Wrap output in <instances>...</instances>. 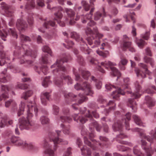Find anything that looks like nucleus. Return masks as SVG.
I'll return each instance as SVG.
<instances>
[{"mask_svg": "<svg viewBox=\"0 0 156 156\" xmlns=\"http://www.w3.org/2000/svg\"><path fill=\"white\" fill-rule=\"evenodd\" d=\"M17 28L20 31H23L27 27V25L21 19L18 20L16 23Z\"/></svg>", "mask_w": 156, "mask_h": 156, "instance_id": "b1692460", "label": "nucleus"}, {"mask_svg": "<svg viewBox=\"0 0 156 156\" xmlns=\"http://www.w3.org/2000/svg\"><path fill=\"white\" fill-rule=\"evenodd\" d=\"M40 121L41 124L44 125L48 123L49 122V120L46 116H42L40 118Z\"/></svg>", "mask_w": 156, "mask_h": 156, "instance_id": "8fccbe9b", "label": "nucleus"}, {"mask_svg": "<svg viewBox=\"0 0 156 156\" xmlns=\"http://www.w3.org/2000/svg\"><path fill=\"white\" fill-rule=\"evenodd\" d=\"M16 105V102L12 100L7 101L5 102V106L6 108L9 107L10 105L12 107H15Z\"/></svg>", "mask_w": 156, "mask_h": 156, "instance_id": "37998d69", "label": "nucleus"}, {"mask_svg": "<svg viewBox=\"0 0 156 156\" xmlns=\"http://www.w3.org/2000/svg\"><path fill=\"white\" fill-rule=\"evenodd\" d=\"M150 35L149 32H146L145 33L141 34L140 37L143 39L147 40L149 38Z\"/></svg>", "mask_w": 156, "mask_h": 156, "instance_id": "13d9d810", "label": "nucleus"}, {"mask_svg": "<svg viewBox=\"0 0 156 156\" xmlns=\"http://www.w3.org/2000/svg\"><path fill=\"white\" fill-rule=\"evenodd\" d=\"M94 128H95L97 131H100L101 126L98 124L97 122L94 121L90 126V129L91 131L90 133H89L90 139L94 143V144L92 145L91 143L88 140L87 137L85 136L84 137V142L85 144L90 147L93 150H96L97 149V145H99L101 146V143L96 142L93 139V138L94 137Z\"/></svg>", "mask_w": 156, "mask_h": 156, "instance_id": "39448f33", "label": "nucleus"}, {"mask_svg": "<svg viewBox=\"0 0 156 156\" xmlns=\"http://www.w3.org/2000/svg\"><path fill=\"white\" fill-rule=\"evenodd\" d=\"M81 3L86 11H88L89 10L90 8V5L86 1L83 0L82 1Z\"/></svg>", "mask_w": 156, "mask_h": 156, "instance_id": "603ef678", "label": "nucleus"}, {"mask_svg": "<svg viewBox=\"0 0 156 156\" xmlns=\"http://www.w3.org/2000/svg\"><path fill=\"white\" fill-rule=\"evenodd\" d=\"M144 60L145 62L150 63L151 66L153 67L154 66V62L151 58L145 56L144 58Z\"/></svg>", "mask_w": 156, "mask_h": 156, "instance_id": "3c124183", "label": "nucleus"}, {"mask_svg": "<svg viewBox=\"0 0 156 156\" xmlns=\"http://www.w3.org/2000/svg\"><path fill=\"white\" fill-rule=\"evenodd\" d=\"M82 154L84 156H91V152L89 148H87L86 146H84L82 148H81Z\"/></svg>", "mask_w": 156, "mask_h": 156, "instance_id": "72a5a7b5", "label": "nucleus"}, {"mask_svg": "<svg viewBox=\"0 0 156 156\" xmlns=\"http://www.w3.org/2000/svg\"><path fill=\"white\" fill-rule=\"evenodd\" d=\"M70 36L71 38L80 43V50L84 53L89 54L91 52L92 50L87 48V45L85 44L82 38L80 37L78 34L75 32H72L70 34Z\"/></svg>", "mask_w": 156, "mask_h": 156, "instance_id": "9d476101", "label": "nucleus"}, {"mask_svg": "<svg viewBox=\"0 0 156 156\" xmlns=\"http://www.w3.org/2000/svg\"><path fill=\"white\" fill-rule=\"evenodd\" d=\"M63 113L65 116L62 115L60 118V120L62 122L70 123L72 121L71 118L67 116L69 112V109L68 108H64L62 111Z\"/></svg>", "mask_w": 156, "mask_h": 156, "instance_id": "aec40b11", "label": "nucleus"}, {"mask_svg": "<svg viewBox=\"0 0 156 156\" xmlns=\"http://www.w3.org/2000/svg\"><path fill=\"white\" fill-rule=\"evenodd\" d=\"M105 87L108 90H110L111 89H116V90L113 91V92L115 91H117L118 89H119L118 88H117V89L116 87L114 86L111 85L109 83H107L105 85ZM112 95L113 99H117V98L119 97H117V96L115 95V94H113V92H112Z\"/></svg>", "mask_w": 156, "mask_h": 156, "instance_id": "2f4dec72", "label": "nucleus"}, {"mask_svg": "<svg viewBox=\"0 0 156 156\" xmlns=\"http://www.w3.org/2000/svg\"><path fill=\"white\" fill-rule=\"evenodd\" d=\"M50 92H44L41 93V99L43 105H45L47 104V102L50 100Z\"/></svg>", "mask_w": 156, "mask_h": 156, "instance_id": "4be33fe9", "label": "nucleus"}, {"mask_svg": "<svg viewBox=\"0 0 156 156\" xmlns=\"http://www.w3.org/2000/svg\"><path fill=\"white\" fill-rule=\"evenodd\" d=\"M135 90L133 93L130 91H126L128 94H130V96L132 97V99H130L129 100L128 105L129 107L132 108V109L134 110V112H136L137 110L136 104L134 101L133 99L139 98L141 96V86L138 81H136L134 83Z\"/></svg>", "mask_w": 156, "mask_h": 156, "instance_id": "0eeeda50", "label": "nucleus"}, {"mask_svg": "<svg viewBox=\"0 0 156 156\" xmlns=\"http://www.w3.org/2000/svg\"><path fill=\"white\" fill-rule=\"evenodd\" d=\"M127 60L125 58L122 59L120 61V63L122 65V66L121 68L122 70H124L125 69L124 66L126 65L127 63Z\"/></svg>", "mask_w": 156, "mask_h": 156, "instance_id": "69168bd1", "label": "nucleus"}, {"mask_svg": "<svg viewBox=\"0 0 156 156\" xmlns=\"http://www.w3.org/2000/svg\"><path fill=\"white\" fill-rule=\"evenodd\" d=\"M94 31L90 28L87 27L86 30V32L87 35L90 34V36L87 38L88 44L91 45L94 44L92 48L97 46L100 44V39L102 38L103 35L99 33L97 28H94Z\"/></svg>", "mask_w": 156, "mask_h": 156, "instance_id": "20e7f679", "label": "nucleus"}, {"mask_svg": "<svg viewBox=\"0 0 156 156\" xmlns=\"http://www.w3.org/2000/svg\"><path fill=\"white\" fill-rule=\"evenodd\" d=\"M16 87L21 89H26L28 88V85L26 83H18Z\"/></svg>", "mask_w": 156, "mask_h": 156, "instance_id": "5fc2aeb1", "label": "nucleus"}, {"mask_svg": "<svg viewBox=\"0 0 156 156\" xmlns=\"http://www.w3.org/2000/svg\"><path fill=\"white\" fill-rule=\"evenodd\" d=\"M110 46L109 44L107 42L105 41L101 45L100 48L102 49H104L105 48H109Z\"/></svg>", "mask_w": 156, "mask_h": 156, "instance_id": "052dcab7", "label": "nucleus"}, {"mask_svg": "<svg viewBox=\"0 0 156 156\" xmlns=\"http://www.w3.org/2000/svg\"><path fill=\"white\" fill-rule=\"evenodd\" d=\"M43 51L47 52L51 56H52L51 51L49 47L47 46H44L42 48Z\"/></svg>", "mask_w": 156, "mask_h": 156, "instance_id": "4d7b16f0", "label": "nucleus"}, {"mask_svg": "<svg viewBox=\"0 0 156 156\" xmlns=\"http://www.w3.org/2000/svg\"><path fill=\"white\" fill-rule=\"evenodd\" d=\"M25 105L24 103L21 102L19 106L20 109L18 111L17 115L18 116H20L23 114L24 111Z\"/></svg>", "mask_w": 156, "mask_h": 156, "instance_id": "ea45409f", "label": "nucleus"}, {"mask_svg": "<svg viewBox=\"0 0 156 156\" xmlns=\"http://www.w3.org/2000/svg\"><path fill=\"white\" fill-rule=\"evenodd\" d=\"M135 41L138 46L140 48H143L145 44V41L142 39L136 38Z\"/></svg>", "mask_w": 156, "mask_h": 156, "instance_id": "a18cd8bd", "label": "nucleus"}, {"mask_svg": "<svg viewBox=\"0 0 156 156\" xmlns=\"http://www.w3.org/2000/svg\"><path fill=\"white\" fill-rule=\"evenodd\" d=\"M65 11L67 13L68 17L66 19V21L69 22L70 25H72L75 23L74 20V17L75 15V12L71 9L66 8Z\"/></svg>", "mask_w": 156, "mask_h": 156, "instance_id": "6ab92c4d", "label": "nucleus"}, {"mask_svg": "<svg viewBox=\"0 0 156 156\" xmlns=\"http://www.w3.org/2000/svg\"><path fill=\"white\" fill-rule=\"evenodd\" d=\"M11 143L14 145L28 149H33L34 147V145L32 143H27L25 141L22 140L20 137L12 136L10 139Z\"/></svg>", "mask_w": 156, "mask_h": 156, "instance_id": "1a4fd4ad", "label": "nucleus"}, {"mask_svg": "<svg viewBox=\"0 0 156 156\" xmlns=\"http://www.w3.org/2000/svg\"><path fill=\"white\" fill-rule=\"evenodd\" d=\"M51 83V81L50 80L49 77H46L42 82V85L44 87H47Z\"/></svg>", "mask_w": 156, "mask_h": 156, "instance_id": "49530a36", "label": "nucleus"}, {"mask_svg": "<svg viewBox=\"0 0 156 156\" xmlns=\"http://www.w3.org/2000/svg\"><path fill=\"white\" fill-rule=\"evenodd\" d=\"M79 71L81 73L83 78L85 80H87L88 77L90 76L89 72L85 70L82 69L81 68L79 69Z\"/></svg>", "mask_w": 156, "mask_h": 156, "instance_id": "473e14b6", "label": "nucleus"}, {"mask_svg": "<svg viewBox=\"0 0 156 156\" xmlns=\"http://www.w3.org/2000/svg\"><path fill=\"white\" fill-rule=\"evenodd\" d=\"M101 64L102 66L105 67L106 69L108 70L110 69L112 71L111 73V75L113 76H117V80L121 76V73L115 67H114L116 65L115 63L108 61L101 62Z\"/></svg>", "mask_w": 156, "mask_h": 156, "instance_id": "f8f14e48", "label": "nucleus"}, {"mask_svg": "<svg viewBox=\"0 0 156 156\" xmlns=\"http://www.w3.org/2000/svg\"><path fill=\"white\" fill-rule=\"evenodd\" d=\"M67 43V45L66 46V44H63V45L66 48L69 49L72 47L74 44L71 41L67 40L66 41Z\"/></svg>", "mask_w": 156, "mask_h": 156, "instance_id": "bf43d9fd", "label": "nucleus"}, {"mask_svg": "<svg viewBox=\"0 0 156 156\" xmlns=\"http://www.w3.org/2000/svg\"><path fill=\"white\" fill-rule=\"evenodd\" d=\"M123 41L122 48L123 50L126 51L127 49H129V50L132 52L135 51L134 48L132 46L130 39L126 35L123 36Z\"/></svg>", "mask_w": 156, "mask_h": 156, "instance_id": "2eb2a0df", "label": "nucleus"}, {"mask_svg": "<svg viewBox=\"0 0 156 156\" xmlns=\"http://www.w3.org/2000/svg\"><path fill=\"white\" fill-rule=\"evenodd\" d=\"M72 149L70 147L68 148L66 152L64 153L63 156H71V151Z\"/></svg>", "mask_w": 156, "mask_h": 156, "instance_id": "774afa93", "label": "nucleus"}, {"mask_svg": "<svg viewBox=\"0 0 156 156\" xmlns=\"http://www.w3.org/2000/svg\"><path fill=\"white\" fill-rule=\"evenodd\" d=\"M91 79L92 81L95 83V86L98 89H100L102 86V83L101 82L96 79L93 76L91 77Z\"/></svg>", "mask_w": 156, "mask_h": 156, "instance_id": "a19ab883", "label": "nucleus"}, {"mask_svg": "<svg viewBox=\"0 0 156 156\" xmlns=\"http://www.w3.org/2000/svg\"><path fill=\"white\" fill-rule=\"evenodd\" d=\"M33 92L32 90L27 91L23 94L22 98L26 100L28 98L30 97L33 94Z\"/></svg>", "mask_w": 156, "mask_h": 156, "instance_id": "79ce46f5", "label": "nucleus"}, {"mask_svg": "<svg viewBox=\"0 0 156 156\" xmlns=\"http://www.w3.org/2000/svg\"><path fill=\"white\" fill-rule=\"evenodd\" d=\"M57 10L58 11V12L55 13L54 15L55 17L54 20L56 21L62 27H64L65 26V23L61 21L62 17V14L60 12L61 11H63V9L60 6H58L56 8Z\"/></svg>", "mask_w": 156, "mask_h": 156, "instance_id": "a211bd4d", "label": "nucleus"}, {"mask_svg": "<svg viewBox=\"0 0 156 156\" xmlns=\"http://www.w3.org/2000/svg\"><path fill=\"white\" fill-rule=\"evenodd\" d=\"M93 116L97 118L99 117V115L96 111L90 112L89 110L88 111V114L86 115L85 117L83 116L80 117L77 114H74L73 116L74 121H76L77 122H80L82 124L84 123L87 121V118L91 120L92 119Z\"/></svg>", "mask_w": 156, "mask_h": 156, "instance_id": "9b49d317", "label": "nucleus"}, {"mask_svg": "<svg viewBox=\"0 0 156 156\" xmlns=\"http://www.w3.org/2000/svg\"><path fill=\"white\" fill-rule=\"evenodd\" d=\"M115 104L112 101H110L107 104L106 108L104 109V111L103 112V113L107 115L110 111L113 110L115 109Z\"/></svg>", "mask_w": 156, "mask_h": 156, "instance_id": "bb28decb", "label": "nucleus"}, {"mask_svg": "<svg viewBox=\"0 0 156 156\" xmlns=\"http://www.w3.org/2000/svg\"><path fill=\"white\" fill-rule=\"evenodd\" d=\"M12 123V121L11 120H8L5 117H1V115L0 114V128H3L5 126L11 125Z\"/></svg>", "mask_w": 156, "mask_h": 156, "instance_id": "a878e982", "label": "nucleus"}, {"mask_svg": "<svg viewBox=\"0 0 156 156\" xmlns=\"http://www.w3.org/2000/svg\"><path fill=\"white\" fill-rule=\"evenodd\" d=\"M35 4L34 0H28L27 5L25 6L27 10L33 9L35 6Z\"/></svg>", "mask_w": 156, "mask_h": 156, "instance_id": "c9c22d12", "label": "nucleus"}, {"mask_svg": "<svg viewBox=\"0 0 156 156\" xmlns=\"http://www.w3.org/2000/svg\"><path fill=\"white\" fill-rule=\"evenodd\" d=\"M88 60L89 61L90 64H92L97 65L98 64V61L94 58H91L89 57L88 58Z\"/></svg>", "mask_w": 156, "mask_h": 156, "instance_id": "0e129e2a", "label": "nucleus"}, {"mask_svg": "<svg viewBox=\"0 0 156 156\" xmlns=\"http://www.w3.org/2000/svg\"><path fill=\"white\" fill-rule=\"evenodd\" d=\"M3 46L1 44H0V66H2L4 65L5 62H6L7 60H10V58L8 57H5V54L2 49L3 48Z\"/></svg>", "mask_w": 156, "mask_h": 156, "instance_id": "5701e85b", "label": "nucleus"}, {"mask_svg": "<svg viewBox=\"0 0 156 156\" xmlns=\"http://www.w3.org/2000/svg\"><path fill=\"white\" fill-rule=\"evenodd\" d=\"M71 58V57L69 54H63L61 58L59 59H58L56 63L51 66V68H55L53 70L54 74H56V73L60 71L65 72L66 69L62 64L64 62H67Z\"/></svg>", "mask_w": 156, "mask_h": 156, "instance_id": "6e6552de", "label": "nucleus"}, {"mask_svg": "<svg viewBox=\"0 0 156 156\" xmlns=\"http://www.w3.org/2000/svg\"><path fill=\"white\" fill-rule=\"evenodd\" d=\"M33 14V13L30 14L27 18V21L30 26L32 25L34 23V20L32 17Z\"/></svg>", "mask_w": 156, "mask_h": 156, "instance_id": "6e6d98bb", "label": "nucleus"}, {"mask_svg": "<svg viewBox=\"0 0 156 156\" xmlns=\"http://www.w3.org/2000/svg\"><path fill=\"white\" fill-rule=\"evenodd\" d=\"M147 154V156H151L153 151L150 148H147L146 147H143Z\"/></svg>", "mask_w": 156, "mask_h": 156, "instance_id": "338daca9", "label": "nucleus"}, {"mask_svg": "<svg viewBox=\"0 0 156 156\" xmlns=\"http://www.w3.org/2000/svg\"><path fill=\"white\" fill-rule=\"evenodd\" d=\"M22 47L16 46V49H20L21 51H25L24 55H23L22 57H20V64H25L27 65H31L32 64L33 61L31 60H27L26 59L27 56H30L35 58L37 56V51H32L29 48V47L25 45L22 44L21 45Z\"/></svg>", "mask_w": 156, "mask_h": 156, "instance_id": "423d86ee", "label": "nucleus"}, {"mask_svg": "<svg viewBox=\"0 0 156 156\" xmlns=\"http://www.w3.org/2000/svg\"><path fill=\"white\" fill-rule=\"evenodd\" d=\"M126 137L127 136L126 135H125L123 133H121L119 135L117 136L116 140L121 144H126L127 142L120 140V139H123Z\"/></svg>", "mask_w": 156, "mask_h": 156, "instance_id": "58836bf2", "label": "nucleus"}, {"mask_svg": "<svg viewBox=\"0 0 156 156\" xmlns=\"http://www.w3.org/2000/svg\"><path fill=\"white\" fill-rule=\"evenodd\" d=\"M61 133L60 131L57 130L55 132H50L49 133L48 136L50 141H52L54 144V151L51 149V146L46 140L43 141V146L45 148L44 153L49 156H55L54 151H55L58 148L57 144H68V142L65 140H63L60 139L58 136Z\"/></svg>", "mask_w": 156, "mask_h": 156, "instance_id": "7ed1b4c3", "label": "nucleus"}, {"mask_svg": "<svg viewBox=\"0 0 156 156\" xmlns=\"http://www.w3.org/2000/svg\"><path fill=\"white\" fill-rule=\"evenodd\" d=\"M53 113L55 115H57L59 112V108L57 106L53 105Z\"/></svg>", "mask_w": 156, "mask_h": 156, "instance_id": "e2e57ef3", "label": "nucleus"}, {"mask_svg": "<svg viewBox=\"0 0 156 156\" xmlns=\"http://www.w3.org/2000/svg\"><path fill=\"white\" fill-rule=\"evenodd\" d=\"M133 152L136 156H144L143 154L138 149L137 146H136L133 147Z\"/></svg>", "mask_w": 156, "mask_h": 156, "instance_id": "de8ad7c7", "label": "nucleus"}, {"mask_svg": "<svg viewBox=\"0 0 156 156\" xmlns=\"http://www.w3.org/2000/svg\"><path fill=\"white\" fill-rule=\"evenodd\" d=\"M76 71V69L74 68L73 69V71L75 76L76 80L79 82L82 81L83 83L82 85H81L79 83H77L75 85L74 88L77 90H82L84 92V94L83 95L80 94L78 96H77L72 93H69L67 94H65L64 95L66 103L69 104L70 102H72V107L75 110L77 109L76 105L81 104L87 100V98L86 96V95H91L93 94L91 90V85L87 82L83 81Z\"/></svg>", "mask_w": 156, "mask_h": 156, "instance_id": "f257e3e1", "label": "nucleus"}, {"mask_svg": "<svg viewBox=\"0 0 156 156\" xmlns=\"http://www.w3.org/2000/svg\"><path fill=\"white\" fill-rule=\"evenodd\" d=\"M1 5L2 9L4 10L5 15L9 17H12L13 16V12L12 11L10 6L4 2H2Z\"/></svg>", "mask_w": 156, "mask_h": 156, "instance_id": "412c9836", "label": "nucleus"}, {"mask_svg": "<svg viewBox=\"0 0 156 156\" xmlns=\"http://www.w3.org/2000/svg\"><path fill=\"white\" fill-rule=\"evenodd\" d=\"M106 16V14L104 9L101 11L96 12L94 15V19L95 20H98L101 19V21L103 20V18Z\"/></svg>", "mask_w": 156, "mask_h": 156, "instance_id": "c85d7f7f", "label": "nucleus"}, {"mask_svg": "<svg viewBox=\"0 0 156 156\" xmlns=\"http://www.w3.org/2000/svg\"><path fill=\"white\" fill-rule=\"evenodd\" d=\"M10 78L9 75L6 73V70L2 72L0 74V82L5 83L8 81Z\"/></svg>", "mask_w": 156, "mask_h": 156, "instance_id": "cd10ccee", "label": "nucleus"}, {"mask_svg": "<svg viewBox=\"0 0 156 156\" xmlns=\"http://www.w3.org/2000/svg\"><path fill=\"white\" fill-rule=\"evenodd\" d=\"M145 100L146 104L150 108L154 105L155 101L149 96H146Z\"/></svg>", "mask_w": 156, "mask_h": 156, "instance_id": "7c9ffc66", "label": "nucleus"}, {"mask_svg": "<svg viewBox=\"0 0 156 156\" xmlns=\"http://www.w3.org/2000/svg\"><path fill=\"white\" fill-rule=\"evenodd\" d=\"M112 128L115 131H121L122 128V125L120 121H118L112 126Z\"/></svg>", "mask_w": 156, "mask_h": 156, "instance_id": "f704fd0d", "label": "nucleus"}, {"mask_svg": "<svg viewBox=\"0 0 156 156\" xmlns=\"http://www.w3.org/2000/svg\"><path fill=\"white\" fill-rule=\"evenodd\" d=\"M44 22L43 24V26L46 29L49 28L50 27H55V23L52 21H48L46 20V19H43Z\"/></svg>", "mask_w": 156, "mask_h": 156, "instance_id": "e433bc0d", "label": "nucleus"}, {"mask_svg": "<svg viewBox=\"0 0 156 156\" xmlns=\"http://www.w3.org/2000/svg\"><path fill=\"white\" fill-rule=\"evenodd\" d=\"M133 118L135 122L137 125L140 126H145V124L142 122L140 118L137 115H133Z\"/></svg>", "mask_w": 156, "mask_h": 156, "instance_id": "4c0bfd02", "label": "nucleus"}, {"mask_svg": "<svg viewBox=\"0 0 156 156\" xmlns=\"http://www.w3.org/2000/svg\"><path fill=\"white\" fill-rule=\"evenodd\" d=\"M62 75L61 76V78L58 79L57 78L55 79L54 80V82L55 85L58 87H61L63 85L62 81V78L64 79L67 82L68 85L71 84L73 83V80L69 76H65L62 73Z\"/></svg>", "mask_w": 156, "mask_h": 156, "instance_id": "f3484780", "label": "nucleus"}, {"mask_svg": "<svg viewBox=\"0 0 156 156\" xmlns=\"http://www.w3.org/2000/svg\"><path fill=\"white\" fill-rule=\"evenodd\" d=\"M20 39L22 43L26 41H31L30 38L28 36L20 34Z\"/></svg>", "mask_w": 156, "mask_h": 156, "instance_id": "09e8293b", "label": "nucleus"}, {"mask_svg": "<svg viewBox=\"0 0 156 156\" xmlns=\"http://www.w3.org/2000/svg\"><path fill=\"white\" fill-rule=\"evenodd\" d=\"M8 31L9 34L11 35L14 37H15L16 39L17 38L18 36L14 29L9 28Z\"/></svg>", "mask_w": 156, "mask_h": 156, "instance_id": "864d4df0", "label": "nucleus"}, {"mask_svg": "<svg viewBox=\"0 0 156 156\" xmlns=\"http://www.w3.org/2000/svg\"><path fill=\"white\" fill-rule=\"evenodd\" d=\"M131 114L130 112H128L126 115L124 116L122 119L123 122H124L125 124L126 129L129 130V121L130 119Z\"/></svg>", "mask_w": 156, "mask_h": 156, "instance_id": "c756f323", "label": "nucleus"}, {"mask_svg": "<svg viewBox=\"0 0 156 156\" xmlns=\"http://www.w3.org/2000/svg\"><path fill=\"white\" fill-rule=\"evenodd\" d=\"M26 109H27V116L26 118L23 117H20L19 119V127L21 130H29L32 128L34 126L35 123L31 119L33 116L32 113L34 109L35 115L38 111V109L34 103L31 102L28 103Z\"/></svg>", "mask_w": 156, "mask_h": 156, "instance_id": "f03ea898", "label": "nucleus"}, {"mask_svg": "<svg viewBox=\"0 0 156 156\" xmlns=\"http://www.w3.org/2000/svg\"><path fill=\"white\" fill-rule=\"evenodd\" d=\"M152 88L153 89V90H151L149 88H148L144 91V93H147L148 94H153L155 92L153 90H154L156 91V88L154 86H152Z\"/></svg>", "mask_w": 156, "mask_h": 156, "instance_id": "680f3d73", "label": "nucleus"}, {"mask_svg": "<svg viewBox=\"0 0 156 156\" xmlns=\"http://www.w3.org/2000/svg\"><path fill=\"white\" fill-rule=\"evenodd\" d=\"M139 66L144 70V72H143L141 70L138 68H136L135 69V72L137 76L142 78H144L146 77V74L150 75L151 73L148 70L147 66L143 63H140L139 64Z\"/></svg>", "mask_w": 156, "mask_h": 156, "instance_id": "4468645a", "label": "nucleus"}, {"mask_svg": "<svg viewBox=\"0 0 156 156\" xmlns=\"http://www.w3.org/2000/svg\"><path fill=\"white\" fill-rule=\"evenodd\" d=\"M34 69L35 71L40 74L42 73L44 75H46L49 72L48 68L46 66H43L41 67L35 66Z\"/></svg>", "mask_w": 156, "mask_h": 156, "instance_id": "393cba45", "label": "nucleus"}, {"mask_svg": "<svg viewBox=\"0 0 156 156\" xmlns=\"http://www.w3.org/2000/svg\"><path fill=\"white\" fill-rule=\"evenodd\" d=\"M124 84L121 88L118 89L117 91H115L113 92V94H115L118 97H119L120 94L123 95L125 94V91L122 90V88L126 89H129V78H125L124 79Z\"/></svg>", "mask_w": 156, "mask_h": 156, "instance_id": "dca6fc26", "label": "nucleus"}, {"mask_svg": "<svg viewBox=\"0 0 156 156\" xmlns=\"http://www.w3.org/2000/svg\"><path fill=\"white\" fill-rule=\"evenodd\" d=\"M96 0H90V3L92 8L90 10L89 14H86L82 20V22L85 23L87 22V25L88 26L92 27L95 24V23L92 20V13L94 12V3Z\"/></svg>", "mask_w": 156, "mask_h": 156, "instance_id": "ddd939ff", "label": "nucleus"}, {"mask_svg": "<svg viewBox=\"0 0 156 156\" xmlns=\"http://www.w3.org/2000/svg\"><path fill=\"white\" fill-rule=\"evenodd\" d=\"M61 127L63 128V132L64 134H69L70 132V127L69 125L66 126L63 124H61Z\"/></svg>", "mask_w": 156, "mask_h": 156, "instance_id": "c03bdc74", "label": "nucleus"}]
</instances>
